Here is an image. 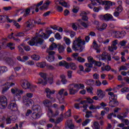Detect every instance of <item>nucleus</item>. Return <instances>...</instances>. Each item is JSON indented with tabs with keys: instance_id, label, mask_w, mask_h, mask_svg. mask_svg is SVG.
Wrapping results in <instances>:
<instances>
[{
	"instance_id": "1",
	"label": "nucleus",
	"mask_w": 129,
	"mask_h": 129,
	"mask_svg": "<svg viewBox=\"0 0 129 129\" xmlns=\"http://www.w3.org/2000/svg\"><path fill=\"white\" fill-rule=\"evenodd\" d=\"M47 35L44 33L42 35H37L36 36L33 37L31 40L28 41L27 43L30 45V46H41L43 45L44 43V40L41 38H43V39H48L50 37V35L53 33L51 30H49L46 31Z\"/></svg>"
},
{
	"instance_id": "2",
	"label": "nucleus",
	"mask_w": 129,
	"mask_h": 129,
	"mask_svg": "<svg viewBox=\"0 0 129 129\" xmlns=\"http://www.w3.org/2000/svg\"><path fill=\"white\" fill-rule=\"evenodd\" d=\"M31 109H28L26 112V116H30L32 120H37L42 116V108L39 105H33Z\"/></svg>"
},
{
	"instance_id": "3",
	"label": "nucleus",
	"mask_w": 129,
	"mask_h": 129,
	"mask_svg": "<svg viewBox=\"0 0 129 129\" xmlns=\"http://www.w3.org/2000/svg\"><path fill=\"white\" fill-rule=\"evenodd\" d=\"M85 45V41L81 39V37L79 36L76 40L74 41L72 45V49L74 51H78L82 52L83 49H84V46Z\"/></svg>"
},
{
	"instance_id": "4",
	"label": "nucleus",
	"mask_w": 129,
	"mask_h": 129,
	"mask_svg": "<svg viewBox=\"0 0 129 129\" xmlns=\"http://www.w3.org/2000/svg\"><path fill=\"white\" fill-rule=\"evenodd\" d=\"M33 94L32 93H27L23 97V103L26 106H29L30 104L31 105L34 104V101L30 98H32L33 96Z\"/></svg>"
},
{
	"instance_id": "5",
	"label": "nucleus",
	"mask_w": 129,
	"mask_h": 129,
	"mask_svg": "<svg viewBox=\"0 0 129 129\" xmlns=\"http://www.w3.org/2000/svg\"><path fill=\"white\" fill-rule=\"evenodd\" d=\"M11 93L14 95V97L15 99L16 97H17L18 99H20L21 95L24 93V90L15 87L11 89Z\"/></svg>"
},
{
	"instance_id": "6",
	"label": "nucleus",
	"mask_w": 129,
	"mask_h": 129,
	"mask_svg": "<svg viewBox=\"0 0 129 129\" xmlns=\"http://www.w3.org/2000/svg\"><path fill=\"white\" fill-rule=\"evenodd\" d=\"M96 2L99 4V5H105V10L107 11L110 9V7L112 6H114L115 3L114 2H112L111 1H103L102 0H96Z\"/></svg>"
},
{
	"instance_id": "7",
	"label": "nucleus",
	"mask_w": 129,
	"mask_h": 129,
	"mask_svg": "<svg viewBox=\"0 0 129 129\" xmlns=\"http://www.w3.org/2000/svg\"><path fill=\"white\" fill-rule=\"evenodd\" d=\"M99 19L102 21H106V22H108V21L115 22V21H116V19H114L113 16H112L111 14L108 13L106 14L105 15H100Z\"/></svg>"
},
{
	"instance_id": "8",
	"label": "nucleus",
	"mask_w": 129,
	"mask_h": 129,
	"mask_svg": "<svg viewBox=\"0 0 129 129\" xmlns=\"http://www.w3.org/2000/svg\"><path fill=\"white\" fill-rule=\"evenodd\" d=\"M8 106V99L5 96H0V108L5 109Z\"/></svg>"
},
{
	"instance_id": "9",
	"label": "nucleus",
	"mask_w": 129,
	"mask_h": 129,
	"mask_svg": "<svg viewBox=\"0 0 129 129\" xmlns=\"http://www.w3.org/2000/svg\"><path fill=\"white\" fill-rule=\"evenodd\" d=\"M39 76L41 78H43V80L42 79H39L38 82L37 83V84H42V85H46L47 84V74L44 73H40Z\"/></svg>"
},
{
	"instance_id": "10",
	"label": "nucleus",
	"mask_w": 129,
	"mask_h": 129,
	"mask_svg": "<svg viewBox=\"0 0 129 129\" xmlns=\"http://www.w3.org/2000/svg\"><path fill=\"white\" fill-rule=\"evenodd\" d=\"M69 91L71 95H74L78 92L79 90L77 88V86L75 84H70L68 86Z\"/></svg>"
},
{
	"instance_id": "11",
	"label": "nucleus",
	"mask_w": 129,
	"mask_h": 129,
	"mask_svg": "<svg viewBox=\"0 0 129 129\" xmlns=\"http://www.w3.org/2000/svg\"><path fill=\"white\" fill-rule=\"evenodd\" d=\"M25 26L24 32H29V31L33 29L35 27V24L33 23L31 20H29L25 23Z\"/></svg>"
},
{
	"instance_id": "12",
	"label": "nucleus",
	"mask_w": 129,
	"mask_h": 129,
	"mask_svg": "<svg viewBox=\"0 0 129 129\" xmlns=\"http://www.w3.org/2000/svg\"><path fill=\"white\" fill-rule=\"evenodd\" d=\"M20 84L23 89H32L33 86L27 80H22Z\"/></svg>"
},
{
	"instance_id": "13",
	"label": "nucleus",
	"mask_w": 129,
	"mask_h": 129,
	"mask_svg": "<svg viewBox=\"0 0 129 129\" xmlns=\"http://www.w3.org/2000/svg\"><path fill=\"white\" fill-rule=\"evenodd\" d=\"M15 85L16 84H15V83H6L4 85L5 87L3 88L2 93H6V92H7V91L9 90L10 88H11V87H12V86H15Z\"/></svg>"
},
{
	"instance_id": "14",
	"label": "nucleus",
	"mask_w": 129,
	"mask_h": 129,
	"mask_svg": "<svg viewBox=\"0 0 129 129\" xmlns=\"http://www.w3.org/2000/svg\"><path fill=\"white\" fill-rule=\"evenodd\" d=\"M118 44V40H115L112 42V44L111 46L108 47V50L110 52H113L114 50H116L117 49V46L116 45Z\"/></svg>"
},
{
	"instance_id": "15",
	"label": "nucleus",
	"mask_w": 129,
	"mask_h": 129,
	"mask_svg": "<svg viewBox=\"0 0 129 129\" xmlns=\"http://www.w3.org/2000/svg\"><path fill=\"white\" fill-rule=\"evenodd\" d=\"M9 109H11L12 111H18L19 108L16 102H12L8 105Z\"/></svg>"
},
{
	"instance_id": "16",
	"label": "nucleus",
	"mask_w": 129,
	"mask_h": 129,
	"mask_svg": "<svg viewBox=\"0 0 129 129\" xmlns=\"http://www.w3.org/2000/svg\"><path fill=\"white\" fill-rule=\"evenodd\" d=\"M97 95L99 97V99L102 100L104 96H105V92L102 91L100 89L97 90Z\"/></svg>"
},
{
	"instance_id": "17",
	"label": "nucleus",
	"mask_w": 129,
	"mask_h": 129,
	"mask_svg": "<svg viewBox=\"0 0 129 129\" xmlns=\"http://www.w3.org/2000/svg\"><path fill=\"white\" fill-rule=\"evenodd\" d=\"M1 59L3 60V61H5V62H6V63H8V64H9V65H14V64H15L14 58L5 57L3 59L1 58Z\"/></svg>"
},
{
	"instance_id": "18",
	"label": "nucleus",
	"mask_w": 129,
	"mask_h": 129,
	"mask_svg": "<svg viewBox=\"0 0 129 129\" xmlns=\"http://www.w3.org/2000/svg\"><path fill=\"white\" fill-rule=\"evenodd\" d=\"M6 19L9 23H13V20H11L8 16L4 15H0V23H5L6 22Z\"/></svg>"
},
{
	"instance_id": "19",
	"label": "nucleus",
	"mask_w": 129,
	"mask_h": 129,
	"mask_svg": "<svg viewBox=\"0 0 129 129\" xmlns=\"http://www.w3.org/2000/svg\"><path fill=\"white\" fill-rule=\"evenodd\" d=\"M45 91L46 93V97H47V98H51V95L54 94L55 92V90H51V89H50L48 88H46L45 89Z\"/></svg>"
},
{
	"instance_id": "20",
	"label": "nucleus",
	"mask_w": 129,
	"mask_h": 129,
	"mask_svg": "<svg viewBox=\"0 0 129 129\" xmlns=\"http://www.w3.org/2000/svg\"><path fill=\"white\" fill-rule=\"evenodd\" d=\"M66 125L69 128H70V129L75 128V126L74 125V124H73V122H72V120H68L66 122Z\"/></svg>"
},
{
	"instance_id": "21",
	"label": "nucleus",
	"mask_w": 129,
	"mask_h": 129,
	"mask_svg": "<svg viewBox=\"0 0 129 129\" xmlns=\"http://www.w3.org/2000/svg\"><path fill=\"white\" fill-rule=\"evenodd\" d=\"M57 95H58L59 96H62V95H63V96H67V95H68V92L62 88L58 91Z\"/></svg>"
},
{
	"instance_id": "22",
	"label": "nucleus",
	"mask_w": 129,
	"mask_h": 129,
	"mask_svg": "<svg viewBox=\"0 0 129 129\" xmlns=\"http://www.w3.org/2000/svg\"><path fill=\"white\" fill-rule=\"evenodd\" d=\"M57 49L59 54H64L65 53V47L64 45L61 44H57Z\"/></svg>"
},
{
	"instance_id": "23",
	"label": "nucleus",
	"mask_w": 129,
	"mask_h": 129,
	"mask_svg": "<svg viewBox=\"0 0 129 129\" xmlns=\"http://www.w3.org/2000/svg\"><path fill=\"white\" fill-rule=\"evenodd\" d=\"M7 39L3 38L1 40V42L0 43V51L2 49H6L7 48Z\"/></svg>"
},
{
	"instance_id": "24",
	"label": "nucleus",
	"mask_w": 129,
	"mask_h": 129,
	"mask_svg": "<svg viewBox=\"0 0 129 129\" xmlns=\"http://www.w3.org/2000/svg\"><path fill=\"white\" fill-rule=\"evenodd\" d=\"M108 95H109V100H116L117 98V96L115 95L113 92H108Z\"/></svg>"
},
{
	"instance_id": "25",
	"label": "nucleus",
	"mask_w": 129,
	"mask_h": 129,
	"mask_svg": "<svg viewBox=\"0 0 129 129\" xmlns=\"http://www.w3.org/2000/svg\"><path fill=\"white\" fill-rule=\"evenodd\" d=\"M57 3H59V5H61V6L64 8H69L70 7L69 5L67 4L64 0H56L55 4H57Z\"/></svg>"
},
{
	"instance_id": "26",
	"label": "nucleus",
	"mask_w": 129,
	"mask_h": 129,
	"mask_svg": "<svg viewBox=\"0 0 129 129\" xmlns=\"http://www.w3.org/2000/svg\"><path fill=\"white\" fill-rule=\"evenodd\" d=\"M85 65L86 67H87L85 69L86 72H90V71H91V68L93 67L92 63H86Z\"/></svg>"
},
{
	"instance_id": "27",
	"label": "nucleus",
	"mask_w": 129,
	"mask_h": 129,
	"mask_svg": "<svg viewBox=\"0 0 129 129\" xmlns=\"http://www.w3.org/2000/svg\"><path fill=\"white\" fill-rule=\"evenodd\" d=\"M109 105L111 107H115V106H117L118 105V102L116 100H110Z\"/></svg>"
},
{
	"instance_id": "28",
	"label": "nucleus",
	"mask_w": 129,
	"mask_h": 129,
	"mask_svg": "<svg viewBox=\"0 0 129 129\" xmlns=\"http://www.w3.org/2000/svg\"><path fill=\"white\" fill-rule=\"evenodd\" d=\"M87 13L84 11H83L81 14L80 16L81 17H82V20H83V21H88V17H87Z\"/></svg>"
},
{
	"instance_id": "29",
	"label": "nucleus",
	"mask_w": 129,
	"mask_h": 129,
	"mask_svg": "<svg viewBox=\"0 0 129 129\" xmlns=\"http://www.w3.org/2000/svg\"><path fill=\"white\" fill-rule=\"evenodd\" d=\"M107 27V25L106 24L103 23L101 27H97V29L98 31H100V32H102V31L106 29Z\"/></svg>"
},
{
	"instance_id": "30",
	"label": "nucleus",
	"mask_w": 129,
	"mask_h": 129,
	"mask_svg": "<svg viewBox=\"0 0 129 129\" xmlns=\"http://www.w3.org/2000/svg\"><path fill=\"white\" fill-rule=\"evenodd\" d=\"M57 98L60 104L65 103V97H64V96L57 95Z\"/></svg>"
},
{
	"instance_id": "31",
	"label": "nucleus",
	"mask_w": 129,
	"mask_h": 129,
	"mask_svg": "<svg viewBox=\"0 0 129 129\" xmlns=\"http://www.w3.org/2000/svg\"><path fill=\"white\" fill-rule=\"evenodd\" d=\"M97 58H98L100 61L101 60H106V53H103L102 55H97Z\"/></svg>"
},
{
	"instance_id": "32",
	"label": "nucleus",
	"mask_w": 129,
	"mask_h": 129,
	"mask_svg": "<svg viewBox=\"0 0 129 129\" xmlns=\"http://www.w3.org/2000/svg\"><path fill=\"white\" fill-rule=\"evenodd\" d=\"M101 107L100 106H95L93 104L91 105L89 107L90 110H96V109H100Z\"/></svg>"
},
{
	"instance_id": "33",
	"label": "nucleus",
	"mask_w": 129,
	"mask_h": 129,
	"mask_svg": "<svg viewBox=\"0 0 129 129\" xmlns=\"http://www.w3.org/2000/svg\"><path fill=\"white\" fill-rule=\"evenodd\" d=\"M47 115L48 117H54V112L52 109L48 108L47 110Z\"/></svg>"
},
{
	"instance_id": "34",
	"label": "nucleus",
	"mask_w": 129,
	"mask_h": 129,
	"mask_svg": "<svg viewBox=\"0 0 129 129\" xmlns=\"http://www.w3.org/2000/svg\"><path fill=\"white\" fill-rule=\"evenodd\" d=\"M64 118H68L70 116H71V110L69 109L63 115Z\"/></svg>"
},
{
	"instance_id": "35",
	"label": "nucleus",
	"mask_w": 129,
	"mask_h": 129,
	"mask_svg": "<svg viewBox=\"0 0 129 129\" xmlns=\"http://www.w3.org/2000/svg\"><path fill=\"white\" fill-rule=\"evenodd\" d=\"M8 71V68L6 67H0V76L3 74V73H5L7 72Z\"/></svg>"
},
{
	"instance_id": "36",
	"label": "nucleus",
	"mask_w": 129,
	"mask_h": 129,
	"mask_svg": "<svg viewBox=\"0 0 129 129\" xmlns=\"http://www.w3.org/2000/svg\"><path fill=\"white\" fill-rule=\"evenodd\" d=\"M118 34L120 35L119 36H117V39H119L120 38H123L124 36H125L126 33L124 31H122L121 32H118Z\"/></svg>"
},
{
	"instance_id": "37",
	"label": "nucleus",
	"mask_w": 129,
	"mask_h": 129,
	"mask_svg": "<svg viewBox=\"0 0 129 129\" xmlns=\"http://www.w3.org/2000/svg\"><path fill=\"white\" fill-rule=\"evenodd\" d=\"M36 66L37 67H39L40 68H44V67H46V62H37L36 63Z\"/></svg>"
},
{
	"instance_id": "38",
	"label": "nucleus",
	"mask_w": 129,
	"mask_h": 129,
	"mask_svg": "<svg viewBox=\"0 0 129 129\" xmlns=\"http://www.w3.org/2000/svg\"><path fill=\"white\" fill-rule=\"evenodd\" d=\"M63 41H65V43L67 46H70V44H71V40L67 38L66 36L63 37Z\"/></svg>"
},
{
	"instance_id": "39",
	"label": "nucleus",
	"mask_w": 129,
	"mask_h": 129,
	"mask_svg": "<svg viewBox=\"0 0 129 129\" xmlns=\"http://www.w3.org/2000/svg\"><path fill=\"white\" fill-rule=\"evenodd\" d=\"M50 103H51V101L48 99H45L43 101V104L46 107H49Z\"/></svg>"
},
{
	"instance_id": "40",
	"label": "nucleus",
	"mask_w": 129,
	"mask_h": 129,
	"mask_svg": "<svg viewBox=\"0 0 129 129\" xmlns=\"http://www.w3.org/2000/svg\"><path fill=\"white\" fill-rule=\"evenodd\" d=\"M60 79H61V81L62 84H67V80H66V77L65 75H62L60 76Z\"/></svg>"
},
{
	"instance_id": "41",
	"label": "nucleus",
	"mask_w": 129,
	"mask_h": 129,
	"mask_svg": "<svg viewBox=\"0 0 129 129\" xmlns=\"http://www.w3.org/2000/svg\"><path fill=\"white\" fill-rule=\"evenodd\" d=\"M110 69H111V68L109 65H107L105 67H102L101 68V70L102 71H110Z\"/></svg>"
},
{
	"instance_id": "42",
	"label": "nucleus",
	"mask_w": 129,
	"mask_h": 129,
	"mask_svg": "<svg viewBox=\"0 0 129 129\" xmlns=\"http://www.w3.org/2000/svg\"><path fill=\"white\" fill-rule=\"evenodd\" d=\"M30 13H31V9H30L29 8L26 9L24 11L23 17L24 18H26V17H28V15H30Z\"/></svg>"
},
{
	"instance_id": "43",
	"label": "nucleus",
	"mask_w": 129,
	"mask_h": 129,
	"mask_svg": "<svg viewBox=\"0 0 129 129\" xmlns=\"http://www.w3.org/2000/svg\"><path fill=\"white\" fill-rule=\"evenodd\" d=\"M6 47H8L10 48V50H14L15 49V44L12 42H10L7 44H6Z\"/></svg>"
},
{
	"instance_id": "44",
	"label": "nucleus",
	"mask_w": 129,
	"mask_h": 129,
	"mask_svg": "<svg viewBox=\"0 0 129 129\" xmlns=\"http://www.w3.org/2000/svg\"><path fill=\"white\" fill-rule=\"evenodd\" d=\"M76 86H77V88H78V90L79 91V90L81 89H84L85 88V87L84 86V85L83 84H75Z\"/></svg>"
},
{
	"instance_id": "45",
	"label": "nucleus",
	"mask_w": 129,
	"mask_h": 129,
	"mask_svg": "<svg viewBox=\"0 0 129 129\" xmlns=\"http://www.w3.org/2000/svg\"><path fill=\"white\" fill-rule=\"evenodd\" d=\"M46 52L48 53V56L52 57V56H54L55 54H56V52L53 51H50V49L47 48L46 50Z\"/></svg>"
},
{
	"instance_id": "46",
	"label": "nucleus",
	"mask_w": 129,
	"mask_h": 129,
	"mask_svg": "<svg viewBox=\"0 0 129 129\" xmlns=\"http://www.w3.org/2000/svg\"><path fill=\"white\" fill-rule=\"evenodd\" d=\"M31 58L33 60H35V61H38V60H40L41 57H40L39 55L33 54L31 56Z\"/></svg>"
},
{
	"instance_id": "47",
	"label": "nucleus",
	"mask_w": 129,
	"mask_h": 129,
	"mask_svg": "<svg viewBox=\"0 0 129 129\" xmlns=\"http://www.w3.org/2000/svg\"><path fill=\"white\" fill-rule=\"evenodd\" d=\"M85 83L87 85H93L94 84V81L93 80H88L86 81Z\"/></svg>"
},
{
	"instance_id": "48",
	"label": "nucleus",
	"mask_w": 129,
	"mask_h": 129,
	"mask_svg": "<svg viewBox=\"0 0 129 129\" xmlns=\"http://www.w3.org/2000/svg\"><path fill=\"white\" fill-rule=\"evenodd\" d=\"M57 47H58V45H57V44H56V43H53L49 46V50H50V51H53V50H54V49H56V48H57Z\"/></svg>"
},
{
	"instance_id": "49",
	"label": "nucleus",
	"mask_w": 129,
	"mask_h": 129,
	"mask_svg": "<svg viewBox=\"0 0 129 129\" xmlns=\"http://www.w3.org/2000/svg\"><path fill=\"white\" fill-rule=\"evenodd\" d=\"M92 112L91 111H88L86 112L85 117L86 118H89V117H92Z\"/></svg>"
},
{
	"instance_id": "50",
	"label": "nucleus",
	"mask_w": 129,
	"mask_h": 129,
	"mask_svg": "<svg viewBox=\"0 0 129 129\" xmlns=\"http://www.w3.org/2000/svg\"><path fill=\"white\" fill-rule=\"evenodd\" d=\"M12 22L14 24V25L15 26V27H16V28L17 29H20L21 28V25H20V24H19V23H17V22L15 21V20H12Z\"/></svg>"
},
{
	"instance_id": "51",
	"label": "nucleus",
	"mask_w": 129,
	"mask_h": 129,
	"mask_svg": "<svg viewBox=\"0 0 129 129\" xmlns=\"http://www.w3.org/2000/svg\"><path fill=\"white\" fill-rule=\"evenodd\" d=\"M93 125L94 129H100V125H99V123H98V122H94Z\"/></svg>"
},
{
	"instance_id": "52",
	"label": "nucleus",
	"mask_w": 129,
	"mask_h": 129,
	"mask_svg": "<svg viewBox=\"0 0 129 129\" xmlns=\"http://www.w3.org/2000/svg\"><path fill=\"white\" fill-rule=\"evenodd\" d=\"M70 67H71L72 70H76V69H77V67L76 66V64H75V63H70Z\"/></svg>"
},
{
	"instance_id": "53",
	"label": "nucleus",
	"mask_w": 129,
	"mask_h": 129,
	"mask_svg": "<svg viewBox=\"0 0 129 129\" xmlns=\"http://www.w3.org/2000/svg\"><path fill=\"white\" fill-rule=\"evenodd\" d=\"M46 59L48 62H53L54 60H55V56H48L46 57Z\"/></svg>"
},
{
	"instance_id": "54",
	"label": "nucleus",
	"mask_w": 129,
	"mask_h": 129,
	"mask_svg": "<svg viewBox=\"0 0 129 129\" xmlns=\"http://www.w3.org/2000/svg\"><path fill=\"white\" fill-rule=\"evenodd\" d=\"M68 33H69V34H70L71 38H74L75 36V35H76L75 32L72 30L68 31Z\"/></svg>"
},
{
	"instance_id": "55",
	"label": "nucleus",
	"mask_w": 129,
	"mask_h": 129,
	"mask_svg": "<svg viewBox=\"0 0 129 129\" xmlns=\"http://www.w3.org/2000/svg\"><path fill=\"white\" fill-rule=\"evenodd\" d=\"M46 67L48 70H55V67L51 64H46Z\"/></svg>"
},
{
	"instance_id": "56",
	"label": "nucleus",
	"mask_w": 129,
	"mask_h": 129,
	"mask_svg": "<svg viewBox=\"0 0 129 129\" xmlns=\"http://www.w3.org/2000/svg\"><path fill=\"white\" fill-rule=\"evenodd\" d=\"M93 47L95 49V50H97V49H99V46L96 43V41H93Z\"/></svg>"
},
{
	"instance_id": "57",
	"label": "nucleus",
	"mask_w": 129,
	"mask_h": 129,
	"mask_svg": "<svg viewBox=\"0 0 129 129\" xmlns=\"http://www.w3.org/2000/svg\"><path fill=\"white\" fill-rule=\"evenodd\" d=\"M90 119H86L83 123L82 125L83 126H86V125H87L89 122H90Z\"/></svg>"
},
{
	"instance_id": "58",
	"label": "nucleus",
	"mask_w": 129,
	"mask_h": 129,
	"mask_svg": "<svg viewBox=\"0 0 129 129\" xmlns=\"http://www.w3.org/2000/svg\"><path fill=\"white\" fill-rule=\"evenodd\" d=\"M25 64L26 65H29V66H33V65H35V62L33 60H28Z\"/></svg>"
},
{
	"instance_id": "59",
	"label": "nucleus",
	"mask_w": 129,
	"mask_h": 129,
	"mask_svg": "<svg viewBox=\"0 0 129 129\" xmlns=\"http://www.w3.org/2000/svg\"><path fill=\"white\" fill-rule=\"evenodd\" d=\"M123 70L125 71L127 70V67L125 66H121V67H120V68L119 69V71H122Z\"/></svg>"
},
{
	"instance_id": "60",
	"label": "nucleus",
	"mask_w": 129,
	"mask_h": 129,
	"mask_svg": "<svg viewBox=\"0 0 129 129\" xmlns=\"http://www.w3.org/2000/svg\"><path fill=\"white\" fill-rule=\"evenodd\" d=\"M128 91H129V89L128 87H124L121 89V92H122V93L128 92Z\"/></svg>"
},
{
	"instance_id": "61",
	"label": "nucleus",
	"mask_w": 129,
	"mask_h": 129,
	"mask_svg": "<svg viewBox=\"0 0 129 129\" xmlns=\"http://www.w3.org/2000/svg\"><path fill=\"white\" fill-rule=\"evenodd\" d=\"M122 6L121 5L118 6V7L116 8V12H118V13H121L122 12Z\"/></svg>"
},
{
	"instance_id": "62",
	"label": "nucleus",
	"mask_w": 129,
	"mask_h": 129,
	"mask_svg": "<svg viewBox=\"0 0 129 129\" xmlns=\"http://www.w3.org/2000/svg\"><path fill=\"white\" fill-rule=\"evenodd\" d=\"M77 61L80 63H84V62H85V59L81 56H79Z\"/></svg>"
},
{
	"instance_id": "63",
	"label": "nucleus",
	"mask_w": 129,
	"mask_h": 129,
	"mask_svg": "<svg viewBox=\"0 0 129 129\" xmlns=\"http://www.w3.org/2000/svg\"><path fill=\"white\" fill-rule=\"evenodd\" d=\"M88 61L90 63H94V62H95V60L93 59V57H92V56L88 57Z\"/></svg>"
},
{
	"instance_id": "64",
	"label": "nucleus",
	"mask_w": 129,
	"mask_h": 129,
	"mask_svg": "<svg viewBox=\"0 0 129 129\" xmlns=\"http://www.w3.org/2000/svg\"><path fill=\"white\" fill-rule=\"evenodd\" d=\"M72 28L74 31H77V23H72Z\"/></svg>"
}]
</instances>
